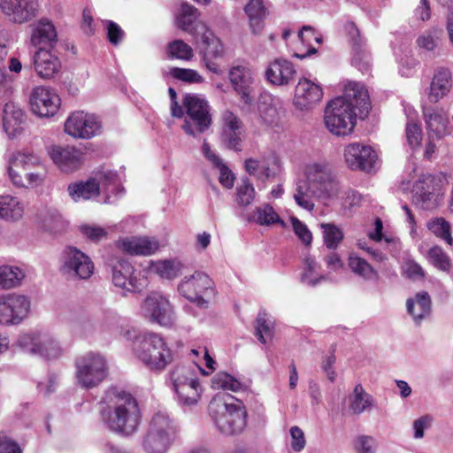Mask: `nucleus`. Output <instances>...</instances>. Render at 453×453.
Here are the masks:
<instances>
[{"label": "nucleus", "mask_w": 453, "mask_h": 453, "mask_svg": "<svg viewBox=\"0 0 453 453\" xmlns=\"http://www.w3.org/2000/svg\"><path fill=\"white\" fill-rule=\"evenodd\" d=\"M371 101L367 89L358 83H350L343 96L331 100L325 110V124L330 133L337 136H345L352 133L356 126L358 110L361 118L368 115Z\"/></svg>", "instance_id": "f257e3e1"}, {"label": "nucleus", "mask_w": 453, "mask_h": 453, "mask_svg": "<svg viewBox=\"0 0 453 453\" xmlns=\"http://www.w3.org/2000/svg\"><path fill=\"white\" fill-rule=\"evenodd\" d=\"M306 180L296 183L294 199L298 206L312 211L315 208L313 198L329 201L339 196L341 181L331 165L326 163H313L306 166Z\"/></svg>", "instance_id": "f03ea898"}, {"label": "nucleus", "mask_w": 453, "mask_h": 453, "mask_svg": "<svg viewBox=\"0 0 453 453\" xmlns=\"http://www.w3.org/2000/svg\"><path fill=\"white\" fill-rule=\"evenodd\" d=\"M115 337L133 342V351L138 358L150 371L163 372L173 362V354L165 340L154 332H146L137 334L136 330L130 326H120Z\"/></svg>", "instance_id": "7ed1b4c3"}, {"label": "nucleus", "mask_w": 453, "mask_h": 453, "mask_svg": "<svg viewBox=\"0 0 453 453\" xmlns=\"http://www.w3.org/2000/svg\"><path fill=\"white\" fill-rule=\"evenodd\" d=\"M231 395L218 394L212 397L208 411L220 433L226 435L241 434L247 425V411L242 402L229 403Z\"/></svg>", "instance_id": "20e7f679"}, {"label": "nucleus", "mask_w": 453, "mask_h": 453, "mask_svg": "<svg viewBox=\"0 0 453 453\" xmlns=\"http://www.w3.org/2000/svg\"><path fill=\"white\" fill-rule=\"evenodd\" d=\"M179 429L175 421L164 412L153 415L143 438L142 447L147 453H166L177 440Z\"/></svg>", "instance_id": "39448f33"}, {"label": "nucleus", "mask_w": 453, "mask_h": 453, "mask_svg": "<svg viewBox=\"0 0 453 453\" xmlns=\"http://www.w3.org/2000/svg\"><path fill=\"white\" fill-rule=\"evenodd\" d=\"M142 418L137 399L125 390L115 392V433L122 436L133 434Z\"/></svg>", "instance_id": "423d86ee"}, {"label": "nucleus", "mask_w": 453, "mask_h": 453, "mask_svg": "<svg viewBox=\"0 0 453 453\" xmlns=\"http://www.w3.org/2000/svg\"><path fill=\"white\" fill-rule=\"evenodd\" d=\"M76 380L83 388H92L102 383L108 376V367L104 357L88 353L76 360Z\"/></svg>", "instance_id": "0eeeda50"}, {"label": "nucleus", "mask_w": 453, "mask_h": 453, "mask_svg": "<svg viewBox=\"0 0 453 453\" xmlns=\"http://www.w3.org/2000/svg\"><path fill=\"white\" fill-rule=\"evenodd\" d=\"M98 118L84 111H73L65 122V132L76 139H91L101 132Z\"/></svg>", "instance_id": "6e6552de"}, {"label": "nucleus", "mask_w": 453, "mask_h": 453, "mask_svg": "<svg viewBox=\"0 0 453 453\" xmlns=\"http://www.w3.org/2000/svg\"><path fill=\"white\" fill-rule=\"evenodd\" d=\"M60 271L64 274L82 280L88 279L94 271L90 257L75 247H65L60 255Z\"/></svg>", "instance_id": "1a4fd4ad"}, {"label": "nucleus", "mask_w": 453, "mask_h": 453, "mask_svg": "<svg viewBox=\"0 0 453 453\" xmlns=\"http://www.w3.org/2000/svg\"><path fill=\"white\" fill-rule=\"evenodd\" d=\"M213 282L205 273L196 272L189 278H185L179 284V292L188 301L199 307L207 304L205 297L213 294Z\"/></svg>", "instance_id": "9d476101"}, {"label": "nucleus", "mask_w": 453, "mask_h": 453, "mask_svg": "<svg viewBox=\"0 0 453 453\" xmlns=\"http://www.w3.org/2000/svg\"><path fill=\"white\" fill-rule=\"evenodd\" d=\"M143 315L151 323L170 327L174 323V312L169 300L157 292H152L142 304Z\"/></svg>", "instance_id": "9b49d317"}, {"label": "nucleus", "mask_w": 453, "mask_h": 453, "mask_svg": "<svg viewBox=\"0 0 453 453\" xmlns=\"http://www.w3.org/2000/svg\"><path fill=\"white\" fill-rule=\"evenodd\" d=\"M29 300L21 295L0 296V324L18 325L28 315Z\"/></svg>", "instance_id": "f8f14e48"}, {"label": "nucleus", "mask_w": 453, "mask_h": 453, "mask_svg": "<svg viewBox=\"0 0 453 453\" xmlns=\"http://www.w3.org/2000/svg\"><path fill=\"white\" fill-rule=\"evenodd\" d=\"M61 106L58 93L49 87L37 86L30 95V107L34 114L41 118L55 116Z\"/></svg>", "instance_id": "ddd939ff"}, {"label": "nucleus", "mask_w": 453, "mask_h": 453, "mask_svg": "<svg viewBox=\"0 0 453 453\" xmlns=\"http://www.w3.org/2000/svg\"><path fill=\"white\" fill-rule=\"evenodd\" d=\"M183 105L188 117L196 126L199 134L207 131L211 124L212 118L209 103L197 95H186L183 99Z\"/></svg>", "instance_id": "4468645a"}, {"label": "nucleus", "mask_w": 453, "mask_h": 453, "mask_svg": "<svg viewBox=\"0 0 453 453\" xmlns=\"http://www.w3.org/2000/svg\"><path fill=\"white\" fill-rule=\"evenodd\" d=\"M49 156L55 165L65 173H73L81 168L85 162V152L74 146H51Z\"/></svg>", "instance_id": "2eb2a0df"}, {"label": "nucleus", "mask_w": 453, "mask_h": 453, "mask_svg": "<svg viewBox=\"0 0 453 453\" xmlns=\"http://www.w3.org/2000/svg\"><path fill=\"white\" fill-rule=\"evenodd\" d=\"M344 158L351 170L369 172L374 166L377 155L371 146L353 142L345 147Z\"/></svg>", "instance_id": "dca6fc26"}, {"label": "nucleus", "mask_w": 453, "mask_h": 453, "mask_svg": "<svg viewBox=\"0 0 453 453\" xmlns=\"http://www.w3.org/2000/svg\"><path fill=\"white\" fill-rule=\"evenodd\" d=\"M198 17L199 12L196 7L183 4L180 7V13L176 19L178 27L190 34L196 44L203 40L204 34L213 33L204 22L198 20Z\"/></svg>", "instance_id": "f3484780"}, {"label": "nucleus", "mask_w": 453, "mask_h": 453, "mask_svg": "<svg viewBox=\"0 0 453 453\" xmlns=\"http://www.w3.org/2000/svg\"><path fill=\"white\" fill-rule=\"evenodd\" d=\"M246 172L257 180H265L275 177L280 171L279 157L273 151L266 153L260 159L247 158L244 162Z\"/></svg>", "instance_id": "a211bd4d"}, {"label": "nucleus", "mask_w": 453, "mask_h": 453, "mask_svg": "<svg viewBox=\"0 0 453 453\" xmlns=\"http://www.w3.org/2000/svg\"><path fill=\"white\" fill-rule=\"evenodd\" d=\"M19 345L38 353L46 358H54L60 355L61 350L56 341L47 335L25 334L19 338Z\"/></svg>", "instance_id": "6ab92c4d"}, {"label": "nucleus", "mask_w": 453, "mask_h": 453, "mask_svg": "<svg viewBox=\"0 0 453 453\" xmlns=\"http://www.w3.org/2000/svg\"><path fill=\"white\" fill-rule=\"evenodd\" d=\"M37 0H0L2 12L16 23H25L35 18L38 12Z\"/></svg>", "instance_id": "aec40b11"}, {"label": "nucleus", "mask_w": 453, "mask_h": 453, "mask_svg": "<svg viewBox=\"0 0 453 453\" xmlns=\"http://www.w3.org/2000/svg\"><path fill=\"white\" fill-rule=\"evenodd\" d=\"M199 48L203 54V62L206 68L215 73L221 74L219 64L217 59L223 57L224 47L219 38L214 33H208L203 35V40L200 41Z\"/></svg>", "instance_id": "412c9836"}, {"label": "nucleus", "mask_w": 453, "mask_h": 453, "mask_svg": "<svg viewBox=\"0 0 453 453\" xmlns=\"http://www.w3.org/2000/svg\"><path fill=\"white\" fill-rule=\"evenodd\" d=\"M323 97L321 87L307 78L299 80L295 89L294 104L300 110H309L317 105Z\"/></svg>", "instance_id": "4be33fe9"}, {"label": "nucleus", "mask_w": 453, "mask_h": 453, "mask_svg": "<svg viewBox=\"0 0 453 453\" xmlns=\"http://www.w3.org/2000/svg\"><path fill=\"white\" fill-rule=\"evenodd\" d=\"M34 67L40 78L50 80L60 73L62 64L52 50L38 49L34 55Z\"/></svg>", "instance_id": "5701e85b"}, {"label": "nucleus", "mask_w": 453, "mask_h": 453, "mask_svg": "<svg viewBox=\"0 0 453 453\" xmlns=\"http://www.w3.org/2000/svg\"><path fill=\"white\" fill-rule=\"evenodd\" d=\"M37 163V157L33 153L18 152L10 161L9 176L17 187L25 184L30 170Z\"/></svg>", "instance_id": "b1692460"}, {"label": "nucleus", "mask_w": 453, "mask_h": 453, "mask_svg": "<svg viewBox=\"0 0 453 453\" xmlns=\"http://www.w3.org/2000/svg\"><path fill=\"white\" fill-rule=\"evenodd\" d=\"M296 70L294 64L285 58H276L265 71L266 80L277 86H287L295 81Z\"/></svg>", "instance_id": "393cba45"}, {"label": "nucleus", "mask_w": 453, "mask_h": 453, "mask_svg": "<svg viewBox=\"0 0 453 453\" xmlns=\"http://www.w3.org/2000/svg\"><path fill=\"white\" fill-rule=\"evenodd\" d=\"M229 79L242 100L247 104H251L250 93L253 79L250 69L242 65L234 66L229 71Z\"/></svg>", "instance_id": "a878e982"}, {"label": "nucleus", "mask_w": 453, "mask_h": 453, "mask_svg": "<svg viewBox=\"0 0 453 453\" xmlns=\"http://www.w3.org/2000/svg\"><path fill=\"white\" fill-rule=\"evenodd\" d=\"M58 42V34L54 25L41 19L32 29L31 43L38 49L53 50Z\"/></svg>", "instance_id": "bb28decb"}, {"label": "nucleus", "mask_w": 453, "mask_h": 453, "mask_svg": "<svg viewBox=\"0 0 453 453\" xmlns=\"http://www.w3.org/2000/svg\"><path fill=\"white\" fill-rule=\"evenodd\" d=\"M452 84L451 71L443 66L436 68L430 84L429 101L437 103L445 97L449 93Z\"/></svg>", "instance_id": "cd10ccee"}, {"label": "nucleus", "mask_w": 453, "mask_h": 453, "mask_svg": "<svg viewBox=\"0 0 453 453\" xmlns=\"http://www.w3.org/2000/svg\"><path fill=\"white\" fill-rule=\"evenodd\" d=\"M118 247L129 255L150 256L158 250V242L148 237H127L119 241Z\"/></svg>", "instance_id": "c85d7f7f"}, {"label": "nucleus", "mask_w": 453, "mask_h": 453, "mask_svg": "<svg viewBox=\"0 0 453 453\" xmlns=\"http://www.w3.org/2000/svg\"><path fill=\"white\" fill-rule=\"evenodd\" d=\"M424 117L430 139H441L448 134L449 118L444 111L427 110Z\"/></svg>", "instance_id": "c756f323"}, {"label": "nucleus", "mask_w": 453, "mask_h": 453, "mask_svg": "<svg viewBox=\"0 0 453 453\" xmlns=\"http://www.w3.org/2000/svg\"><path fill=\"white\" fill-rule=\"evenodd\" d=\"M431 304V298L426 291L418 293L414 299L409 298L406 302L408 313L417 324L430 316Z\"/></svg>", "instance_id": "7c9ffc66"}, {"label": "nucleus", "mask_w": 453, "mask_h": 453, "mask_svg": "<svg viewBox=\"0 0 453 453\" xmlns=\"http://www.w3.org/2000/svg\"><path fill=\"white\" fill-rule=\"evenodd\" d=\"M24 111L12 104H6L4 108L3 126L10 136L19 134L22 130V124L25 121Z\"/></svg>", "instance_id": "2f4dec72"}, {"label": "nucleus", "mask_w": 453, "mask_h": 453, "mask_svg": "<svg viewBox=\"0 0 453 453\" xmlns=\"http://www.w3.org/2000/svg\"><path fill=\"white\" fill-rule=\"evenodd\" d=\"M69 196L78 202L96 197L100 194V184L95 178H89L86 181L72 182L68 186Z\"/></svg>", "instance_id": "473e14b6"}, {"label": "nucleus", "mask_w": 453, "mask_h": 453, "mask_svg": "<svg viewBox=\"0 0 453 453\" xmlns=\"http://www.w3.org/2000/svg\"><path fill=\"white\" fill-rule=\"evenodd\" d=\"M133 265L126 260H119L115 265V288H120V295L125 296L124 290L134 291L132 275L134 273Z\"/></svg>", "instance_id": "72a5a7b5"}, {"label": "nucleus", "mask_w": 453, "mask_h": 453, "mask_svg": "<svg viewBox=\"0 0 453 453\" xmlns=\"http://www.w3.org/2000/svg\"><path fill=\"white\" fill-rule=\"evenodd\" d=\"M373 402V397L364 389L361 384H357L349 395V410L352 413L359 415L370 410Z\"/></svg>", "instance_id": "f704fd0d"}, {"label": "nucleus", "mask_w": 453, "mask_h": 453, "mask_svg": "<svg viewBox=\"0 0 453 453\" xmlns=\"http://www.w3.org/2000/svg\"><path fill=\"white\" fill-rule=\"evenodd\" d=\"M245 12L250 19V25L254 34L262 31L265 17L266 9L262 0H250L245 6Z\"/></svg>", "instance_id": "c9c22d12"}, {"label": "nucleus", "mask_w": 453, "mask_h": 453, "mask_svg": "<svg viewBox=\"0 0 453 453\" xmlns=\"http://www.w3.org/2000/svg\"><path fill=\"white\" fill-rule=\"evenodd\" d=\"M173 389L180 402L186 405L196 404L201 398L202 387L198 378L196 379V383L183 384Z\"/></svg>", "instance_id": "e433bc0d"}, {"label": "nucleus", "mask_w": 453, "mask_h": 453, "mask_svg": "<svg viewBox=\"0 0 453 453\" xmlns=\"http://www.w3.org/2000/svg\"><path fill=\"white\" fill-rule=\"evenodd\" d=\"M182 264L173 260H161L153 262L150 270L159 277L166 280H173L180 275Z\"/></svg>", "instance_id": "4c0bfd02"}, {"label": "nucleus", "mask_w": 453, "mask_h": 453, "mask_svg": "<svg viewBox=\"0 0 453 453\" xmlns=\"http://www.w3.org/2000/svg\"><path fill=\"white\" fill-rule=\"evenodd\" d=\"M23 208L16 197L12 196H0V219L17 220L22 217Z\"/></svg>", "instance_id": "58836bf2"}, {"label": "nucleus", "mask_w": 453, "mask_h": 453, "mask_svg": "<svg viewBox=\"0 0 453 453\" xmlns=\"http://www.w3.org/2000/svg\"><path fill=\"white\" fill-rule=\"evenodd\" d=\"M196 370L188 365H176L170 372V380L173 388L183 384L196 383Z\"/></svg>", "instance_id": "ea45409f"}, {"label": "nucleus", "mask_w": 453, "mask_h": 453, "mask_svg": "<svg viewBox=\"0 0 453 453\" xmlns=\"http://www.w3.org/2000/svg\"><path fill=\"white\" fill-rule=\"evenodd\" d=\"M41 225L45 231L58 234L65 231L68 223L58 211H47L42 218Z\"/></svg>", "instance_id": "a19ab883"}, {"label": "nucleus", "mask_w": 453, "mask_h": 453, "mask_svg": "<svg viewBox=\"0 0 453 453\" xmlns=\"http://www.w3.org/2000/svg\"><path fill=\"white\" fill-rule=\"evenodd\" d=\"M253 220L261 226H270L276 223H279L282 226H285L284 221L280 219L278 213L269 204L257 207L254 211Z\"/></svg>", "instance_id": "79ce46f5"}, {"label": "nucleus", "mask_w": 453, "mask_h": 453, "mask_svg": "<svg viewBox=\"0 0 453 453\" xmlns=\"http://www.w3.org/2000/svg\"><path fill=\"white\" fill-rule=\"evenodd\" d=\"M256 196L253 184L248 178H242L236 187L235 202L240 207H247L251 204Z\"/></svg>", "instance_id": "37998d69"}, {"label": "nucleus", "mask_w": 453, "mask_h": 453, "mask_svg": "<svg viewBox=\"0 0 453 453\" xmlns=\"http://www.w3.org/2000/svg\"><path fill=\"white\" fill-rule=\"evenodd\" d=\"M22 278L23 273L18 267L0 265V288H14L19 285Z\"/></svg>", "instance_id": "c03bdc74"}, {"label": "nucleus", "mask_w": 453, "mask_h": 453, "mask_svg": "<svg viewBox=\"0 0 453 453\" xmlns=\"http://www.w3.org/2000/svg\"><path fill=\"white\" fill-rule=\"evenodd\" d=\"M167 55L172 59L190 60L194 54L193 49L182 40H174L167 45Z\"/></svg>", "instance_id": "a18cd8bd"}, {"label": "nucleus", "mask_w": 453, "mask_h": 453, "mask_svg": "<svg viewBox=\"0 0 453 453\" xmlns=\"http://www.w3.org/2000/svg\"><path fill=\"white\" fill-rule=\"evenodd\" d=\"M427 228L437 237L452 245L453 238L451 236L450 224L443 218H435L427 223Z\"/></svg>", "instance_id": "49530a36"}, {"label": "nucleus", "mask_w": 453, "mask_h": 453, "mask_svg": "<svg viewBox=\"0 0 453 453\" xmlns=\"http://www.w3.org/2000/svg\"><path fill=\"white\" fill-rule=\"evenodd\" d=\"M323 238L329 250H335L343 239L342 231L334 224H322Z\"/></svg>", "instance_id": "de8ad7c7"}, {"label": "nucleus", "mask_w": 453, "mask_h": 453, "mask_svg": "<svg viewBox=\"0 0 453 453\" xmlns=\"http://www.w3.org/2000/svg\"><path fill=\"white\" fill-rule=\"evenodd\" d=\"M211 384L214 389L231 390L233 392H237L242 388L241 383L236 379L226 372L216 374Z\"/></svg>", "instance_id": "09e8293b"}, {"label": "nucleus", "mask_w": 453, "mask_h": 453, "mask_svg": "<svg viewBox=\"0 0 453 453\" xmlns=\"http://www.w3.org/2000/svg\"><path fill=\"white\" fill-rule=\"evenodd\" d=\"M441 31L438 29H431L423 32L416 40L418 48L427 51L434 50L440 42Z\"/></svg>", "instance_id": "8fccbe9b"}, {"label": "nucleus", "mask_w": 453, "mask_h": 453, "mask_svg": "<svg viewBox=\"0 0 453 453\" xmlns=\"http://www.w3.org/2000/svg\"><path fill=\"white\" fill-rule=\"evenodd\" d=\"M349 266L353 273L365 279H372L376 274L371 265L359 257L350 256L349 257Z\"/></svg>", "instance_id": "3c124183"}, {"label": "nucleus", "mask_w": 453, "mask_h": 453, "mask_svg": "<svg viewBox=\"0 0 453 453\" xmlns=\"http://www.w3.org/2000/svg\"><path fill=\"white\" fill-rule=\"evenodd\" d=\"M429 261L439 270L449 272L451 266L449 256L439 246L431 248L428 251Z\"/></svg>", "instance_id": "603ef678"}, {"label": "nucleus", "mask_w": 453, "mask_h": 453, "mask_svg": "<svg viewBox=\"0 0 453 453\" xmlns=\"http://www.w3.org/2000/svg\"><path fill=\"white\" fill-rule=\"evenodd\" d=\"M46 169L41 163L37 157V163L35 164L32 170H30L26 183L21 186L22 188H35L42 185L46 178Z\"/></svg>", "instance_id": "864d4df0"}, {"label": "nucleus", "mask_w": 453, "mask_h": 453, "mask_svg": "<svg viewBox=\"0 0 453 453\" xmlns=\"http://www.w3.org/2000/svg\"><path fill=\"white\" fill-rule=\"evenodd\" d=\"M170 73L174 79L187 83H202L203 81V78L199 73L193 69L173 67Z\"/></svg>", "instance_id": "5fc2aeb1"}, {"label": "nucleus", "mask_w": 453, "mask_h": 453, "mask_svg": "<svg viewBox=\"0 0 453 453\" xmlns=\"http://www.w3.org/2000/svg\"><path fill=\"white\" fill-rule=\"evenodd\" d=\"M112 395L113 393L108 390L106 392L105 397H104L99 403V411L101 414L102 420L107 426V427L111 431L113 430V423L111 421V414H112Z\"/></svg>", "instance_id": "6e6d98bb"}, {"label": "nucleus", "mask_w": 453, "mask_h": 453, "mask_svg": "<svg viewBox=\"0 0 453 453\" xmlns=\"http://www.w3.org/2000/svg\"><path fill=\"white\" fill-rule=\"evenodd\" d=\"M242 130H236L234 132H221L220 139L227 149L235 151H241L242 143Z\"/></svg>", "instance_id": "4d7b16f0"}, {"label": "nucleus", "mask_w": 453, "mask_h": 453, "mask_svg": "<svg viewBox=\"0 0 453 453\" xmlns=\"http://www.w3.org/2000/svg\"><path fill=\"white\" fill-rule=\"evenodd\" d=\"M255 334L261 343L266 342V338L273 335V328L267 322L265 316L259 314L256 319Z\"/></svg>", "instance_id": "13d9d810"}, {"label": "nucleus", "mask_w": 453, "mask_h": 453, "mask_svg": "<svg viewBox=\"0 0 453 453\" xmlns=\"http://www.w3.org/2000/svg\"><path fill=\"white\" fill-rule=\"evenodd\" d=\"M242 130V122L234 112L226 111L222 114V132Z\"/></svg>", "instance_id": "bf43d9fd"}, {"label": "nucleus", "mask_w": 453, "mask_h": 453, "mask_svg": "<svg viewBox=\"0 0 453 453\" xmlns=\"http://www.w3.org/2000/svg\"><path fill=\"white\" fill-rule=\"evenodd\" d=\"M292 226L295 234L305 245H311L312 242V234L308 229L307 226L299 220L297 218L291 219Z\"/></svg>", "instance_id": "052dcab7"}, {"label": "nucleus", "mask_w": 453, "mask_h": 453, "mask_svg": "<svg viewBox=\"0 0 453 453\" xmlns=\"http://www.w3.org/2000/svg\"><path fill=\"white\" fill-rule=\"evenodd\" d=\"M424 182H421L420 185L418 184L414 188V198L417 203H420L421 207L423 209H430V202L432 201L434 197V193L426 190L423 187Z\"/></svg>", "instance_id": "680f3d73"}, {"label": "nucleus", "mask_w": 453, "mask_h": 453, "mask_svg": "<svg viewBox=\"0 0 453 453\" xmlns=\"http://www.w3.org/2000/svg\"><path fill=\"white\" fill-rule=\"evenodd\" d=\"M81 232L90 241L97 242L106 238V231L99 226L83 225L80 227Z\"/></svg>", "instance_id": "e2e57ef3"}, {"label": "nucleus", "mask_w": 453, "mask_h": 453, "mask_svg": "<svg viewBox=\"0 0 453 453\" xmlns=\"http://www.w3.org/2000/svg\"><path fill=\"white\" fill-rule=\"evenodd\" d=\"M406 137L409 144L412 147H418L420 144L422 131L419 125L416 123H408L405 128Z\"/></svg>", "instance_id": "0e129e2a"}, {"label": "nucleus", "mask_w": 453, "mask_h": 453, "mask_svg": "<svg viewBox=\"0 0 453 453\" xmlns=\"http://www.w3.org/2000/svg\"><path fill=\"white\" fill-rule=\"evenodd\" d=\"M291 447L295 451H301L305 447L304 434L298 426H293L290 429Z\"/></svg>", "instance_id": "69168bd1"}, {"label": "nucleus", "mask_w": 453, "mask_h": 453, "mask_svg": "<svg viewBox=\"0 0 453 453\" xmlns=\"http://www.w3.org/2000/svg\"><path fill=\"white\" fill-rule=\"evenodd\" d=\"M219 171V181L226 188H232L234 184L235 176L231 169L224 164L218 168Z\"/></svg>", "instance_id": "338daca9"}, {"label": "nucleus", "mask_w": 453, "mask_h": 453, "mask_svg": "<svg viewBox=\"0 0 453 453\" xmlns=\"http://www.w3.org/2000/svg\"><path fill=\"white\" fill-rule=\"evenodd\" d=\"M404 273L411 280H423L425 278V272L423 268L414 261H408L404 265Z\"/></svg>", "instance_id": "774afa93"}]
</instances>
